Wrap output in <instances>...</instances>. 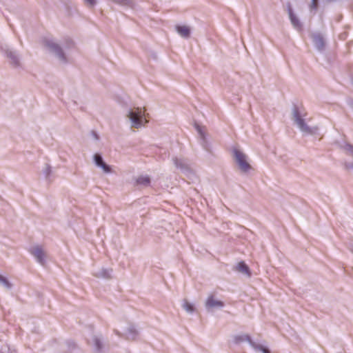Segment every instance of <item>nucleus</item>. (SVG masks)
<instances>
[{
    "label": "nucleus",
    "mask_w": 353,
    "mask_h": 353,
    "mask_svg": "<svg viewBox=\"0 0 353 353\" xmlns=\"http://www.w3.org/2000/svg\"><path fill=\"white\" fill-rule=\"evenodd\" d=\"M145 112V109L141 108H134L130 111L128 117L132 121V127L139 128L148 122Z\"/></svg>",
    "instance_id": "obj_1"
},
{
    "label": "nucleus",
    "mask_w": 353,
    "mask_h": 353,
    "mask_svg": "<svg viewBox=\"0 0 353 353\" xmlns=\"http://www.w3.org/2000/svg\"><path fill=\"white\" fill-rule=\"evenodd\" d=\"M234 153L236 161L241 170H243V172H247L249 170H250L251 166L247 162L245 155L237 150H235Z\"/></svg>",
    "instance_id": "obj_2"
},
{
    "label": "nucleus",
    "mask_w": 353,
    "mask_h": 353,
    "mask_svg": "<svg viewBox=\"0 0 353 353\" xmlns=\"http://www.w3.org/2000/svg\"><path fill=\"white\" fill-rule=\"evenodd\" d=\"M30 253L37 259L38 262L41 264L44 263L46 254L41 247L39 245L33 247L30 250Z\"/></svg>",
    "instance_id": "obj_3"
},
{
    "label": "nucleus",
    "mask_w": 353,
    "mask_h": 353,
    "mask_svg": "<svg viewBox=\"0 0 353 353\" xmlns=\"http://www.w3.org/2000/svg\"><path fill=\"white\" fill-rule=\"evenodd\" d=\"M294 120L296 124L299 125V127L301 128L302 131L306 132H311V130L308 126L306 125V124L304 122V120L301 119L299 113L296 110H294Z\"/></svg>",
    "instance_id": "obj_4"
},
{
    "label": "nucleus",
    "mask_w": 353,
    "mask_h": 353,
    "mask_svg": "<svg viewBox=\"0 0 353 353\" xmlns=\"http://www.w3.org/2000/svg\"><path fill=\"white\" fill-rule=\"evenodd\" d=\"M94 160L96 164L101 167L104 172H109L110 171V169L108 165H107L103 161L101 157L99 154H95L94 156Z\"/></svg>",
    "instance_id": "obj_5"
},
{
    "label": "nucleus",
    "mask_w": 353,
    "mask_h": 353,
    "mask_svg": "<svg viewBox=\"0 0 353 353\" xmlns=\"http://www.w3.org/2000/svg\"><path fill=\"white\" fill-rule=\"evenodd\" d=\"M206 306L208 307H222L223 306V303L221 301L215 300L214 297L211 296H209L206 301Z\"/></svg>",
    "instance_id": "obj_6"
},
{
    "label": "nucleus",
    "mask_w": 353,
    "mask_h": 353,
    "mask_svg": "<svg viewBox=\"0 0 353 353\" xmlns=\"http://www.w3.org/2000/svg\"><path fill=\"white\" fill-rule=\"evenodd\" d=\"M176 29L178 33L183 37H188L190 34V30L186 26H177Z\"/></svg>",
    "instance_id": "obj_7"
},
{
    "label": "nucleus",
    "mask_w": 353,
    "mask_h": 353,
    "mask_svg": "<svg viewBox=\"0 0 353 353\" xmlns=\"http://www.w3.org/2000/svg\"><path fill=\"white\" fill-rule=\"evenodd\" d=\"M236 270L239 272L247 274L249 276L250 275L249 268L247 266V265L243 261L239 262L237 264Z\"/></svg>",
    "instance_id": "obj_8"
},
{
    "label": "nucleus",
    "mask_w": 353,
    "mask_h": 353,
    "mask_svg": "<svg viewBox=\"0 0 353 353\" xmlns=\"http://www.w3.org/2000/svg\"><path fill=\"white\" fill-rule=\"evenodd\" d=\"M248 341L251 344V345H252L253 343H254V342L252 341V339L250 337V336L248 335V334L241 335V336H236L234 338V342L236 343H240L241 341Z\"/></svg>",
    "instance_id": "obj_9"
},
{
    "label": "nucleus",
    "mask_w": 353,
    "mask_h": 353,
    "mask_svg": "<svg viewBox=\"0 0 353 353\" xmlns=\"http://www.w3.org/2000/svg\"><path fill=\"white\" fill-rule=\"evenodd\" d=\"M290 18L291 20L292 23L294 25L296 28H300L301 24L298 19V18L292 13V11L290 12Z\"/></svg>",
    "instance_id": "obj_10"
},
{
    "label": "nucleus",
    "mask_w": 353,
    "mask_h": 353,
    "mask_svg": "<svg viewBox=\"0 0 353 353\" xmlns=\"http://www.w3.org/2000/svg\"><path fill=\"white\" fill-rule=\"evenodd\" d=\"M137 182L139 184H141V185H149V183L150 182V180L149 176H144L139 177L137 179Z\"/></svg>",
    "instance_id": "obj_11"
},
{
    "label": "nucleus",
    "mask_w": 353,
    "mask_h": 353,
    "mask_svg": "<svg viewBox=\"0 0 353 353\" xmlns=\"http://www.w3.org/2000/svg\"><path fill=\"white\" fill-rule=\"evenodd\" d=\"M183 307L188 312H192L194 310L193 305L187 301H184Z\"/></svg>",
    "instance_id": "obj_12"
},
{
    "label": "nucleus",
    "mask_w": 353,
    "mask_h": 353,
    "mask_svg": "<svg viewBox=\"0 0 353 353\" xmlns=\"http://www.w3.org/2000/svg\"><path fill=\"white\" fill-rule=\"evenodd\" d=\"M252 346L254 347L256 350H257L259 351H261L263 353H270V351L268 350V349H267L266 347H265L262 345H258L254 344V343Z\"/></svg>",
    "instance_id": "obj_13"
},
{
    "label": "nucleus",
    "mask_w": 353,
    "mask_h": 353,
    "mask_svg": "<svg viewBox=\"0 0 353 353\" xmlns=\"http://www.w3.org/2000/svg\"><path fill=\"white\" fill-rule=\"evenodd\" d=\"M318 7V0H312V3L310 5V8L312 10H316Z\"/></svg>",
    "instance_id": "obj_14"
},
{
    "label": "nucleus",
    "mask_w": 353,
    "mask_h": 353,
    "mask_svg": "<svg viewBox=\"0 0 353 353\" xmlns=\"http://www.w3.org/2000/svg\"><path fill=\"white\" fill-rule=\"evenodd\" d=\"M48 46L55 51L59 52L61 50L59 47L55 43L48 44Z\"/></svg>",
    "instance_id": "obj_15"
},
{
    "label": "nucleus",
    "mask_w": 353,
    "mask_h": 353,
    "mask_svg": "<svg viewBox=\"0 0 353 353\" xmlns=\"http://www.w3.org/2000/svg\"><path fill=\"white\" fill-rule=\"evenodd\" d=\"M0 282L3 283L7 287H10L8 281L3 276H0Z\"/></svg>",
    "instance_id": "obj_16"
},
{
    "label": "nucleus",
    "mask_w": 353,
    "mask_h": 353,
    "mask_svg": "<svg viewBox=\"0 0 353 353\" xmlns=\"http://www.w3.org/2000/svg\"><path fill=\"white\" fill-rule=\"evenodd\" d=\"M87 3H88L90 6H94L96 3L95 0H85Z\"/></svg>",
    "instance_id": "obj_17"
}]
</instances>
